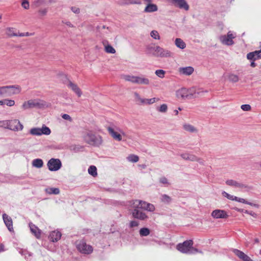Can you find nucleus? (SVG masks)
Returning a JSON list of instances; mask_svg holds the SVG:
<instances>
[{
    "label": "nucleus",
    "instance_id": "nucleus-57",
    "mask_svg": "<svg viewBox=\"0 0 261 261\" xmlns=\"http://www.w3.org/2000/svg\"><path fill=\"white\" fill-rule=\"evenodd\" d=\"M236 199H234V201H238V202H239L241 203H245V204H246V203H247V201L244 198H239L237 196H236Z\"/></svg>",
    "mask_w": 261,
    "mask_h": 261
},
{
    "label": "nucleus",
    "instance_id": "nucleus-19",
    "mask_svg": "<svg viewBox=\"0 0 261 261\" xmlns=\"http://www.w3.org/2000/svg\"><path fill=\"white\" fill-rule=\"evenodd\" d=\"M66 85L68 88H70L78 96V97H80L81 96L82 92L76 84L68 80Z\"/></svg>",
    "mask_w": 261,
    "mask_h": 261
},
{
    "label": "nucleus",
    "instance_id": "nucleus-14",
    "mask_svg": "<svg viewBox=\"0 0 261 261\" xmlns=\"http://www.w3.org/2000/svg\"><path fill=\"white\" fill-rule=\"evenodd\" d=\"M133 208L132 211V214L133 217L140 220H145L148 219V216L146 214L141 211L140 208L132 207Z\"/></svg>",
    "mask_w": 261,
    "mask_h": 261
},
{
    "label": "nucleus",
    "instance_id": "nucleus-4",
    "mask_svg": "<svg viewBox=\"0 0 261 261\" xmlns=\"http://www.w3.org/2000/svg\"><path fill=\"white\" fill-rule=\"evenodd\" d=\"M193 242L192 240H187L182 243H179L176 246V249L180 252L186 254H195L199 252L202 253L201 251L193 247Z\"/></svg>",
    "mask_w": 261,
    "mask_h": 261
},
{
    "label": "nucleus",
    "instance_id": "nucleus-32",
    "mask_svg": "<svg viewBox=\"0 0 261 261\" xmlns=\"http://www.w3.org/2000/svg\"><path fill=\"white\" fill-rule=\"evenodd\" d=\"M141 0H125V2H119V5H127L129 4H141Z\"/></svg>",
    "mask_w": 261,
    "mask_h": 261
},
{
    "label": "nucleus",
    "instance_id": "nucleus-5",
    "mask_svg": "<svg viewBox=\"0 0 261 261\" xmlns=\"http://www.w3.org/2000/svg\"><path fill=\"white\" fill-rule=\"evenodd\" d=\"M225 183L227 186L237 188L241 191L249 192L252 190V186L244 184L243 182H241L233 179H227Z\"/></svg>",
    "mask_w": 261,
    "mask_h": 261
},
{
    "label": "nucleus",
    "instance_id": "nucleus-62",
    "mask_svg": "<svg viewBox=\"0 0 261 261\" xmlns=\"http://www.w3.org/2000/svg\"><path fill=\"white\" fill-rule=\"evenodd\" d=\"M250 66L252 67H255L256 66V64L254 62V61H252L250 64Z\"/></svg>",
    "mask_w": 261,
    "mask_h": 261
},
{
    "label": "nucleus",
    "instance_id": "nucleus-35",
    "mask_svg": "<svg viewBox=\"0 0 261 261\" xmlns=\"http://www.w3.org/2000/svg\"><path fill=\"white\" fill-rule=\"evenodd\" d=\"M46 193L49 194H58L60 193V190L58 188H48L45 189Z\"/></svg>",
    "mask_w": 261,
    "mask_h": 261
},
{
    "label": "nucleus",
    "instance_id": "nucleus-21",
    "mask_svg": "<svg viewBox=\"0 0 261 261\" xmlns=\"http://www.w3.org/2000/svg\"><path fill=\"white\" fill-rule=\"evenodd\" d=\"M3 219L5 224L10 231H13V222L12 218L6 214H3Z\"/></svg>",
    "mask_w": 261,
    "mask_h": 261
},
{
    "label": "nucleus",
    "instance_id": "nucleus-64",
    "mask_svg": "<svg viewBox=\"0 0 261 261\" xmlns=\"http://www.w3.org/2000/svg\"><path fill=\"white\" fill-rule=\"evenodd\" d=\"M246 204H248V205H250L251 206H253V203H251V202H248L247 201V203H246Z\"/></svg>",
    "mask_w": 261,
    "mask_h": 261
},
{
    "label": "nucleus",
    "instance_id": "nucleus-22",
    "mask_svg": "<svg viewBox=\"0 0 261 261\" xmlns=\"http://www.w3.org/2000/svg\"><path fill=\"white\" fill-rule=\"evenodd\" d=\"M233 252L243 261H253L249 256L238 249H233Z\"/></svg>",
    "mask_w": 261,
    "mask_h": 261
},
{
    "label": "nucleus",
    "instance_id": "nucleus-16",
    "mask_svg": "<svg viewBox=\"0 0 261 261\" xmlns=\"http://www.w3.org/2000/svg\"><path fill=\"white\" fill-rule=\"evenodd\" d=\"M23 126L17 119L9 120L8 129L13 131H19L23 129Z\"/></svg>",
    "mask_w": 261,
    "mask_h": 261
},
{
    "label": "nucleus",
    "instance_id": "nucleus-27",
    "mask_svg": "<svg viewBox=\"0 0 261 261\" xmlns=\"http://www.w3.org/2000/svg\"><path fill=\"white\" fill-rule=\"evenodd\" d=\"M183 128L185 130L191 133H197L198 132L196 127L189 123L184 124Z\"/></svg>",
    "mask_w": 261,
    "mask_h": 261
},
{
    "label": "nucleus",
    "instance_id": "nucleus-54",
    "mask_svg": "<svg viewBox=\"0 0 261 261\" xmlns=\"http://www.w3.org/2000/svg\"><path fill=\"white\" fill-rule=\"evenodd\" d=\"M154 210H155L154 206L152 204L149 203V205H148V206H147L146 211L150 212H152Z\"/></svg>",
    "mask_w": 261,
    "mask_h": 261
},
{
    "label": "nucleus",
    "instance_id": "nucleus-29",
    "mask_svg": "<svg viewBox=\"0 0 261 261\" xmlns=\"http://www.w3.org/2000/svg\"><path fill=\"white\" fill-rule=\"evenodd\" d=\"M157 46L154 45H149L146 47L145 52L146 54L152 55L155 57V54L156 53V48Z\"/></svg>",
    "mask_w": 261,
    "mask_h": 261
},
{
    "label": "nucleus",
    "instance_id": "nucleus-47",
    "mask_svg": "<svg viewBox=\"0 0 261 261\" xmlns=\"http://www.w3.org/2000/svg\"><path fill=\"white\" fill-rule=\"evenodd\" d=\"M155 73L159 77L163 78L165 76V71L162 69H158L155 71Z\"/></svg>",
    "mask_w": 261,
    "mask_h": 261
},
{
    "label": "nucleus",
    "instance_id": "nucleus-28",
    "mask_svg": "<svg viewBox=\"0 0 261 261\" xmlns=\"http://www.w3.org/2000/svg\"><path fill=\"white\" fill-rule=\"evenodd\" d=\"M156 11H158V6L154 4H148L144 10L146 13H151Z\"/></svg>",
    "mask_w": 261,
    "mask_h": 261
},
{
    "label": "nucleus",
    "instance_id": "nucleus-53",
    "mask_svg": "<svg viewBox=\"0 0 261 261\" xmlns=\"http://www.w3.org/2000/svg\"><path fill=\"white\" fill-rule=\"evenodd\" d=\"M61 116L62 118L65 120H68L70 122H71L72 121V119L68 114H64L62 115Z\"/></svg>",
    "mask_w": 261,
    "mask_h": 261
},
{
    "label": "nucleus",
    "instance_id": "nucleus-51",
    "mask_svg": "<svg viewBox=\"0 0 261 261\" xmlns=\"http://www.w3.org/2000/svg\"><path fill=\"white\" fill-rule=\"evenodd\" d=\"M241 108L244 111H250L251 109V106L248 104L243 105L241 106Z\"/></svg>",
    "mask_w": 261,
    "mask_h": 261
},
{
    "label": "nucleus",
    "instance_id": "nucleus-49",
    "mask_svg": "<svg viewBox=\"0 0 261 261\" xmlns=\"http://www.w3.org/2000/svg\"><path fill=\"white\" fill-rule=\"evenodd\" d=\"M9 120H2L0 121V127L5 128H8V127Z\"/></svg>",
    "mask_w": 261,
    "mask_h": 261
},
{
    "label": "nucleus",
    "instance_id": "nucleus-34",
    "mask_svg": "<svg viewBox=\"0 0 261 261\" xmlns=\"http://www.w3.org/2000/svg\"><path fill=\"white\" fill-rule=\"evenodd\" d=\"M32 165L34 167L40 168L43 166V162L40 159H36L33 161Z\"/></svg>",
    "mask_w": 261,
    "mask_h": 261
},
{
    "label": "nucleus",
    "instance_id": "nucleus-59",
    "mask_svg": "<svg viewBox=\"0 0 261 261\" xmlns=\"http://www.w3.org/2000/svg\"><path fill=\"white\" fill-rule=\"evenodd\" d=\"M160 182L163 184H168V179L165 177H162L160 179Z\"/></svg>",
    "mask_w": 261,
    "mask_h": 261
},
{
    "label": "nucleus",
    "instance_id": "nucleus-8",
    "mask_svg": "<svg viewBox=\"0 0 261 261\" xmlns=\"http://www.w3.org/2000/svg\"><path fill=\"white\" fill-rule=\"evenodd\" d=\"M109 133L113 138L114 139L120 141L122 140V135L125 136V133L119 127L117 126L107 128Z\"/></svg>",
    "mask_w": 261,
    "mask_h": 261
},
{
    "label": "nucleus",
    "instance_id": "nucleus-10",
    "mask_svg": "<svg viewBox=\"0 0 261 261\" xmlns=\"http://www.w3.org/2000/svg\"><path fill=\"white\" fill-rule=\"evenodd\" d=\"M76 247L80 252L84 254H89L91 253L93 251L92 247L87 244L83 240L77 242Z\"/></svg>",
    "mask_w": 261,
    "mask_h": 261
},
{
    "label": "nucleus",
    "instance_id": "nucleus-25",
    "mask_svg": "<svg viewBox=\"0 0 261 261\" xmlns=\"http://www.w3.org/2000/svg\"><path fill=\"white\" fill-rule=\"evenodd\" d=\"M61 233L59 231H53L49 236V239L53 242H57L61 237Z\"/></svg>",
    "mask_w": 261,
    "mask_h": 261
},
{
    "label": "nucleus",
    "instance_id": "nucleus-61",
    "mask_svg": "<svg viewBox=\"0 0 261 261\" xmlns=\"http://www.w3.org/2000/svg\"><path fill=\"white\" fill-rule=\"evenodd\" d=\"M65 24H66L67 26H68V27H71V28L73 27V24H71V23L70 21H66V22H65Z\"/></svg>",
    "mask_w": 261,
    "mask_h": 261
},
{
    "label": "nucleus",
    "instance_id": "nucleus-23",
    "mask_svg": "<svg viewBox=\"0 0 261 261\" xmlns=\"http://www.w3.org/2000/svg\"><path fill=\"white\" fill-rule=\"evenodd\" d=\"M248 60L251 61H255L261 59V49L250 52L247 55Z\"/></svg>",
    "mask_w": 261,
    "mask_h": 261
},
{
    "label": "nucleus",
    "instance_id": "nucleus-31",
    "mask_svg": "<svg viewBox=\"0 0 261 261\" xmlns=\"http://www.w3.org/2000/svg\"><path fill=\"white\" fill-rule=\"evenodd\" d=\"M6 33L8 36L11 37L17 36L16 29L12 27H8L6 28Z\"/></svg>",
    "mask_w": 261,
    "mask_h": 261
},
{
    "label": "nucleus",
    "instance_id": "nucleus-56",
    "mask_svg": "<svg viewBox=\"0 0 261 261\" xmlns=\"http://www.w3.org/2000/svg\"><path fill=\"white\" fill-rule=\"evenodd\" d=\"M180 156L185 160H188L190 156V153H182L180 155Z\"/></svg>",
    "mask_w": 261,
    "mask_h": 261
},
{
    "label": "nucleus",
    "instance_id": "nucleus-39",
    "mask_svg": "<svg viewBox=\"0 0 261 261\" xmlns=\"http://www.w3.org/2000/svg\"><path fill=\"white\" fill-rule=\"evenodd\" d=\"M88 173L93 176L97 175V169L94 166H91L88 168Z\"/></svg>",
    "mask_w": 261,
    "mask_h": 261
},
{
    "label": "nucleus",
    "instance_id": "nucleus-12",
    "mask_svg": "<svg viewBox=\"0 0 261 261\" xmlns=\"http://www.w3.org/2000/svg\"><path fill=\"white\" fill-rule=\"evenodd\" d=\"M47 165L50 171H56L61 168L62 163L58 159L52 158L48 161Z\"/></svg>",
    "mask_w": 261,
    "mask_h": 261
},
{
    "label": "nucleus",
    "instance_id": "nucleus-50",
    "mask_svg": "<svg viewBox=\"0 0 261 261\" xmlns=\"http://www.w3.org/2000/svg\"><path fill=\"white\" fill-rule=\"evenodd\" d=\"M21 5L24 9H29L30 8V4L28 0L22 1Z\"/></svg>",
    "mask_w": 261,
    "mask_h": 261
},
{
    "label": "nucleus",
    "instance_id": "nucleus-46",
    "mask_svg": "<svg viewBox=\"0 0 261 261\" xmlns=\"http://www.w3.org/2000/svg\"><path fill=\"white\" fill-rule=\"evenodd\" d=\"M105 51L110 54H115L116 52L114 48L110 45H108L105 46Z\"/></svg>",
    "mask_w": 261,
    "mask_h": 261
},
{
    "label": "nucleus",
    "instance_id": "nucleus-43",
    "mask_svg": "<svg viewBox=\"0 0 261 261\" xmlns=\"http://www.w3.org/2000/svg\"><path fill=\"white\" fill-rule=\"evenodd\" d=\"M228 80L231 82L236 83L239 81V79L238 75L234 74H230L228 76Z\"/></svg>",
    "mask_w": 261,
    "mask_h": 261
},
{
    "label": "nucleus",
    "instance_id": "nucleus-38",
    "mask_svg": "<svg viewBox=\"0 0 261 261\" xmlns=\"http://www.w3.org/2000/svg\"><path fill=\"white\" fill-rule=\"evenodd\" d=\"M139 159V156L135 154H130L127 157V160L132 163L137 162Z\"/></svg>",
    "mask_w": 261,
    "mask_h": 261
},
{
    "label": "nucleus",
    "instance_id": "nucleus-13",
    "mask_svg": "<svg viewBox=\"0 0 261 261\" xmlns=\"http://www.w3.org/2000/svg\"><path fill=\"white\" fill-rule=\"evenodd\" d=\"M236 37V36L232 34L231 31L227 33V35H223L220 37V40L221 43L226 45H232L234 44L233 39Z\"/></svg>",
    "mask_w": 261,
    "mask_h": 261
},
{
    "label": "nucleus",
    "instance_id": "nucleus-26",
    "mask_svg": "<svg viewBox=\"0 0 261 261\" xmlns=\"http://www.w3.org/2000/svg\"><path fill=\"white\" fill-rule=\"evenodd\" d=\"M29 226L32 233H33L37 238H40L41 236V230L32 223H30L29 224Z\"/></svg>",
    "mask_w": 261,
    "mask_h": 261
},
{
    "label": "nucleus",
    "instance_id": "nucleus-44",
    "mask_svg": "<svg viewBox=\"0 0 261 261\" xmlns=\"http://www.w3.org/2000/svg\"><path fill=\"white\" fill-rule=\"evenodd\" d=\"M222 195L224 197L227 198V199H228L229 200H232V201H234V199H236L235 196L230 195V194L227 193V192H226L225 191H223L222 192Z\"/></svg>",
    "mask_w": 261,
    "mask_h": 261
},
{
    "label": "nucleus",
    "instance_id": "nucleus-30",
    "mask_svg": "<svg viewBox=\"0 0 261 261\" xmlns=\"http://www.w3.org/2000/svg\"><path fill=\"white\" fill-rule=\"evenodd\" d=\"M15 101L12 99L6 98L3 100H0V106H4V105H7L9 107H12L15 105Z\"/></svg>",
    "mask_w": 261,
    "mask_h": 261
},
{
    "label": "nucleus",
    "instance_id": "nucleus-45",
    "mask_svg": "<svg viewBox=\"0 0 261 261\" xmlns=\"http://www.w3.org/2000/svg\"><path fill=\"white\" fill-rule=\"evenodd\" d=\"M150 36L152 38L156 40L160 39V36L158 31L153 30L150 32Z\"/></svg>",
    "mask_w": 261,
    "mask_h": 261
},
{
    "label": "nucleus",
    "instance_id": "nucleus-2",
    "mask_svg": "<svg viewBox=\"0 0 261 261\" xmlns=\"http://www.w3.org/2000/svg\"><path fill=\"white\" fill-rule=\"evenodd\" d=\"M83 137L86 143L93 146L98 147L102 142V137L100 135H96L90 130L85 132Z\"/></svg>",
    "mask_w": 261,
    "mask_h": 261
},
{
    "label": "nucleus",
    "instance_id": "nucleus-6",
    "mask_svg": "<svg viewBox=\"0 0 261 261\" xmlns=\"http://www.w3.org/2000/svg\"><path fill=\"white\" fill-rule=\"evenodd\" d=\"M124 79L134 84L148 85L150 84L149 80L144 76H137L130 75L124 76Z\"/></svg>",
    "mask_w": 261,
    "mask_h": 261
},
{
    "label": "nucleus",
    "instance_id": "nucleus-7",
    "mask_svg": "<svg viewBox=\"0 0 261 261\" xmlns=\"http://www.w3.org/2000/svg\"><path fill=\"white\" fill-rule=\"evenodd\" d=\"M44 106V103L41 100L31 99L24 102L21 106V108L25 110L33 108H41Z\"/></svg>",
    "mask_w": 261,
    "mask_h": 261
},
{
    "label": "nucleus",
    "instance_id": "nucleus-17",
    "mask_svg": "<svg viewBox=\"0 0 261 261\" xmlns=\"http://www.w3.org/2000/svg\"><path fill=\"white\" fill-rule=\"evenodd\" d=\"M149 204V203L141 200H134L130 202L132 207L140 208V209L144 210H146Z\"/></svg>",
    "mask_w": 261,
    "mask_h": 261
},
{
    "label": "nucleus",
    "instance_id": "nucleus-18",
    "mask_svg": "<svg viewBox=\"0 0 261 261\" xmlns=\"http://www.w3.org/2000/svg\"><path fill=\"white\" fill-rule=\"evenodd\" d=\"M212 216L215 219H224L228 217L227 213L224 210H215L211 214Z\"/></svg>",
    "mask_w": 261,
    "mask_h": 261
},
{
    "label": "nucleus",
    "instance_id": "nucleus-55",
    "mask_svg": "<svg viewBox=\"0 0 261 261\" xmlns=\"http://www.w3.org/2000/svg\"><path fill=\"white\" fill-rule=\"evenodd\" d=\"M71 10L75 14H79L80 12V8L76 7H71Z\"/></svg>",
    "mask_w": 261,
    "mask_h": 261
},
{
    "label": "nucleus",
    "instance_id": "nucleus-11",
    "mask_svg": "<svg viewBox=\"0 0 261 261\" xmlns=\"http://www.w3.org/2000/svg\"><path fill=\"white\" fill-rule=\"evenodd\" d=\"M134 95L136 101L139 105H151L158 101L160 100L159 98L155 97L150 99L142 98L137 92H135Z\"/></svg>",
    "mask_w": 261,
    "mask_h": 261
},
{
    "label": "nucleus",
    "instance_id": "nucleus-3",
    "mask_svg": "<svg viewBox=\"0 0 261 261\" xmlns=\"http://www.w3.org/2000/svg\"><path fill=\"white\" fill-rule=\"evenodd\" d=\"M21 91V88L18 85L0 86V97H10L19 94Z\"/></svg>",
    "mask_w": 261,
    "mask_h": 261
},
{
    "label": "nucleus",
    "instance_id": "nucleus-15",
    "mask_svg": "<svg viewBox=\"0 0 261 261\" xmlns=\"http://www.w3.org/2000/svg\"><path fill=\"white\" fill-rule=\"evenodd\" d=\"M156 53L155 57L160 58H170L172 57L173 54L168 49L157 46L156 48Z\"/></svg>",
    "mask_w": 261,
    "mask_h": 261
},
{
    "label": "nucleus",
    "instance_id": "nucleus-42",
    "mask_svg": "<svg viewBox=\"0 0 261 261\" xmlns=\"http://www.w3.org/2000/svg\"><path fill=\"white\" fill-rule=\"evenodd\" d=\"M156 110L161 113H166L168 110V106L166 104H163L160 107H157Z\"/></svg>",
    "mask_w": 261,
    "mask_h": 261
},
{
    "label": "nucleus",
    "instance_id": "nucleus-37",
    "mask_svg": "<svg viewBox=\"0 0 261 261\" xmlns=\"http://www.w3.org/2000/svg\"><path fill=\"white\" fill-rule=\"evenodd\" d=\"M45 3L46 0H35L32 4V6L37 8L45 4Z\"/></svg>",
    "mask_w": 261,
    "mask_h": 261
},
{
    "label": "nucleus",
    "instance_id": "nucleus-48",
    "mask_svg": "<svg viewBox=\"0 0 261 261\" xmlns=\"http://www.w3.org/2000/svg\"><path fill=\"white\" fill-rule=\"evenodd\" d=\"M189 161H197V162H199L200 163H201L200 162V159L199 158H197L196 155H195L194 154H190V156H189Z\"/></svg>",
    "mask_w": 261,
    "mask_h": 261
},
{
    "label": "nucleus",
    "instance_id": "nucleus-52",
    "mask_svg": "<svg viewBox=\"0 0 261 261\" xmlns=\"http://www.w3.org/2000/svg\"><path fill=\"white\" fill-rule=\"evenodd\" d=\"M139 225V222L136 220L131 221L129 222V227L130 228H133L134 227H137Z\"/></svg>",
    "mask_w": 261,
    "mask_h": 261
},
{
    "label": "nucleus",
    "instance_id": "nucleus-24",
    "mask_svg": "<svg viewBox=\"0 0 261 261\" xmlns=\"http://www.w3.org/2000/svg\"><path fill=\"white\" fill-rule=\"evenodd\" d=\"M194 71V68L192 66H187L185 67H180L178 71L180 74L185 75H191Z\"/></svg>",
    "mask_w": 261,
    "mask_h": 261
},
{
    "label": "nucleus",
    "instance_id": "nucleus-40",
    "mask_svg": "<svg viewBox=\"0 0 261 261\" xmlns=\"http://www.w3.org/2000/svg\"><path fill=\"white\" fill-rule=\"evenodd\" d=\"M48 12V8H41L38 10V14L39 17H42L46 15Z\"/></svg>",
    "mask_w": 261,
    "mask_h": 261
},
{
    "label": "nucleus",
    "instance_id": "nucleus-63",
    "mask_svg": "<svg viewBox=\"0 0 261 261\" xmlns=\"http://www.w3.org/2000/svg\"><path fill=\"white\" fill-rule=\"evenodd\" d=\"M236 210L238 212H241V213H245V211H246L245 210L242 209V208H237Z\"/></svg>",
    "mask_w": 261,
    "mask_h": 261
},
{
    "label": "nucleus",
    "instance_id": "nucleus-60",
    "mask_svg": "<svg viewBox=\"0 0 261 261\" xmlns=\"http://www.w3.org/2000/svg\"><path fill=\"white\" fill-rule=\"evenodd\" d=\"M16 35H17V36H19V37H24L25 36V33H16Z\"/></svg>",
    "mask_w": 261,
    "mask_h": 261
},
{
    "label": "nucleus",
    "instance_id": "nucleus-58",
    "mask_svg": "<svg viewBox=\"0 0 261 261\" xmlns=\"http://www.w3.org/2000/svg\"><path fill=\"white\" fill-rule=\"evenodd\" d=\"M245 213L249 214L255 218L257 217V215L253 211H245Z\"/></svg>",
    "mask_w": 261,
    "mask_h": 261
},
{
    "label": "nucleus",
    "instance_id": "nucleus-41",
    "mask_svg": "<svg viewBox=\"0 0 261 261\" xmlns=\"http://www.w3.org/2000/svg\"><path fill=\"white\" fill-rule=\"evenodd\" d=\"M161 200L163 202L169 203L171 201V198L166 194H163L161 196Z\"/></svg>",
    "mask_w": 261,
    "mask_h": 261
},
{
    "label": "nucleus",
    "instance_id": "nucleus-36",
    "mask_svg": "<svg viewBox=\"0 0 261 261\" xmlns=\"http://www.w3.org/2000/svg\"><path fill=\"white\" fill-rule=\"evenodd\" d=\"M150 231L147 227H143L140 229L139 234L141 237H146L150 234Z\"/></svg>",
    "mask_w": 261,
    "mask_h": 261
},
{
    "label": "nucleus",
    "instance_id": "nucleus-1",
    "mask_svg": "<svg viewBox=\"0 0 261 261\" xmlns=\"http://www.w3.org/2000/svg\"><path fill=\"white\" fill-rule=\"evenodd\" d=\"M206 92L207 91H203L201 89L196 90L194 88L190 89L182 88L176 91V94L178 98H181L182 99L186 98L192 99L202 96L204 93Z\"/></svg>",
    "mask_w": 261,
    "mask_h": 261
},
{
    "label": "nucleus",
    "instance_id": "nucleus-9",
    "mask_svg": "<svg viewBox=\"0 0 261 261\" xmlns=\"http://www.w3.org/2000/svg\"><path fill=\"white\" fill-rule=\"evenodd\" d=\"M51 133L50 128L43 125L41 128L34 127L30 130V134L33 136L49 135Z\"/></svg>",
    "mask_w": 261,
    "mask_h": 261
},
{
    "label": "nucleus",
    "instance_id": "nucleus-33",
    "mask_svg": "<svg viewBox=\"0 0 261 261\" xmlns=\"http://www.w3.org/2000/svg\"><path fill=\"white\" fill-rule=\"evenodd\" d=\"M175 44L177 47L180 49H184L186 47V43L180 38H176L175 40Z\"/></svg>",
    "mask_w": 261,
    "mask_h": 261
},
{
    "label": "nucleus",
    "instance_id": "nucleus-20",
    "mask_svg": "<svg viewBox=\"0 0 261 261\" xmlns=\"http://www.w3.org/2000/svg\"><path fill=\"white\" fill-rule=\"evenodd\" d=\"M172 3L180 9L188 11L189 9V6L186 0H171Z\"/></svg>",
    "mask_w": 261,
    "mask_h": 261
}]
</instances>
